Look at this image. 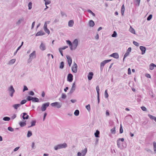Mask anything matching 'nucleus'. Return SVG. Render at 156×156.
<instances>
[{
    "label": "nucleus",
    "mask_w": 156,
    "mask_h": 156,
    "mask_svg": "<svg viewBox=\"0 0 156 156\" xmlns=\"http://www.w3.org/2000/svg\"><path fill=\"white\" fill-rule=\"evenodd\" d=\"M111 61V60L109 59V60H104L101 63V65H100V67H101V70H102L103 69L106 63H107L110 62Z\"/></svg>",
    "instance_id": "nucleus-1"
},
{
    "label": "nucleus",
    "mask_w": 156,
    "mask_h": 156,
    "mask_svg": "<svg viewBox=\"0 0 156 156\" xmlns=\"http://www.w3.org/2000/svg\"><path fill=\"white\" fill-rule=\"evenodd\" d=\"M49 103L47 102L43 104L41 107V110L42 111H45L46 108L49 106Z\"/></svg>",
    "instance_id": "nucleus-2"
},
{
    "label": "nucleus",
    "mask_w": 156,
    "mask_h": 156,
    "mask_svg": "<svg viewBox=\"0 0 156 156\" xmlns=\"http://www.w3.org/2000/svg\"><path fill=\"white\" fill-rule=\"evenodd\" d=\"M9 90L10 93V96L11 97H12L13 96V94L14 93L15 91L12 86H11L9 88Z\"/></svg>",
    "instance_id": "nucleus-3"
},
{
    "label": "nucleus",
    "mask_w": 156,
    "mask_h": 156,
    "mask_svg": "<svg viewBox=\"0 0 156 156\" xmlns=\"http://www.w3.org/2000/svg\"><path fill=\"white\" fill-rule=\"evenodd\" d=\"M51 105L52 107L56 106L58 108H60L61 106L59 103L58 102L52 103Z\"/></svg>",
    "instance_id": "nucleus-4"
},
{
    "label": "nucleus",
    "mask_w": 156,
    "mask_h": 156,
    "mask_svg": "<svg viewBox=\"0 0 156 156\" xmlns=\"http://www.w3.org/2000/svg\"><path fill=\"white\" fill-rule=\"evenodd\" d=\"M77 66L76 64L75 63L72 67V69L73 72L76 73L77 71Z\"/></svg>",
    "instance_id": "nucleus-5"
},
{
    "label": "nucleus",
    "mask_w": 156,
    "mask_h": 156,
    "mask_svg": "<svg viewBox=\"0 0 156 156\" xmlns=\"http://www.w3.org/2000/svg\"><path fill=\"white\" fill-rule=\"evenodd\" d=\"M78 44V41L76 39H75L72 44V47H73L74 48H75L77 46Z\"/></svg>",
    "instance_id": "nucleus-6"
},
{
    "label": "nucleus",
    "mask_w": 156,
    "mask_h": 156,
    "mask_svg": "<svg viewBox=\"0 0 156 156\" xmlns=\"http://www.w3.org/2000/svg\"><path fill=\"white\" fill-rule=\"evenodd\" d=\"M66 57L68 60V62L69 66H70L72 62V59L69 56H67Z\"/></svg>",
    "instance_id": "nucleus-7"
},
{
    "label": "nucleus",
    "mask_w": 156,
    "mask_h": 156,
    "mask_svg": "<svg viewBox=\"0 0 156 156\" xmlns=\"http://www.w3.org/2000/svg\"><path fill=\"white\" fill-rule=\"evenodd\" d=\"M36 52L35 51H34L32 53H31L30 55V58L33 59L36 57Z\"/></svg>",
    "instance_id": "nucleus-8"
},
{
    "label": "nucleus",
    "mask_w": 156,
    "mask_h": 156,
    "mask_svg": "<svg viewBox=\"0 0 156 156\" xmlns=\"http://www.w3.org/2000/svg\"><path fill=\"white\" fill-rule=\"evenodd\" d=\"M73 76L71 74H69L67 76L68 80L69 82H71L73 80Z\"/></svg>",
    "instance_id": "nucleus-9"
},
{
    "label": "nucleus",
    "mask_w": 156,
    "mask_h": 156,
    "mask_svg": "<svg viewBox=\"0 0 156 156\" xmlns=\"http://www.w3.org/2000/svg\"><path fill=\"white\" fill-rule=\"evenodd\" d=\"M140 48L142 51V54L143 55L144 54L146 50L145 47L143 46H140Z\"/></svg>",
    "instance_id": "nucleus-10"
},
{
    "label": "nucleus",
    "mask_w": 156,
    "mask_h": 156,
    "mask_svg": "<svg viewBox=\"0 0 156 156\" xmlns=\"http://www.w3.org/2000/svg\"><path fill=\"white\" fill-rule=\"evenodd\" d=\"M40 48L42 51L46 49L44 44L43 43H41L40 45Z\"/></svg>",
    "instance_id": "nucleus-11"
},
{
    "label": "nucleus",
    "mask_w": 156,
    "mask_h": 156,
    "mask_svg": "<svg viewBox=\"0 0 156 156\" xmlns=\"http://www.w3.org/2000/svg\"><path fill=\"white\" fill-rule=\"evenodd\" d=\"M94 74L93 72H90L88 75V78L89 80H90L92 78Z\"/></svg>",
    "instance_id": "nucleus-12"
},
{
    "label": "nucleus",
    "mask_w": 156,
    "mask_h": 156,
    "mask_svg": "<svg viewBox=\"0 0 156 156\" xmlns=\"http://www.w3.org/2000/svg\"><path fill=\"white\" fill-rule=\"evenodd\" d=\"M110 56L113 57L115 58H119V55L117 53H114L110 55Z\"/></svg>",
    "instance_id": "nucleus-13"
},
{
    "label": "nucleus",
    "mask_w": 156,
    "mask_h": 156,
    "mask_svg": "<svg viewBox=\"0 0 156 156\" xmlns=\"http://www.w3.org/2000/svg\"><path fill=\"white\" fill-rule=\"evenodd\" d=\"M44 34V33L42 31H40L37 32L36 34V36L43 35Z\"/></svg>",
    "instance_id": "nucleus-14"
},
{
    "label": "nucleus",
    "mask_w": 156,
    "mask_h": 156,
    "mask_svg": "<svg viewBox=\"0 0 156 156\" xmlns=\"http://www.w3.org/2000/svg\"><path fill=\"white\" fill-rule=\"evenodd\" d=\"M154 67H156V65L154 64V63H151L150 66V69L152 70L154 69Z\"/></svg>",
    "instance_id": "nucleus-15"
},
{
    "label": "nucleus",
    "mask_w": 156,
    "mask_h": 156,
    "mask_svg": "<svg viewBox=\"0 0 156 156\" xmlns=\"http://www.w3.org/2000/svg\"><path fill=\"white\" fill-rule=\"evenodd\" d=\"M74 24V22L73 20H70L68 22V26L69 27H72Z\"/></svg>",
    "instance_id": "nucleus-16"
},
{
    "label": "nucleus",
    "mask_w": 156,
    "mask_h": 156,
    "mask_svg": "<svg viewBox=\"0 0 156 156\" xmlns=\"http://www.w3.org/2000/svg\"><path fill=\"white\" fill-rule=\"evenodd\" d=\"M29 117V116L27 115V113H23V118L24 119H27Z\"/></svg>",
    "instance_id": "nucleus-17"
},
{
    "label": "nucleus",
    "mask_w": 156,
    "mask_h": 156,
    "mask_svg": "<svg viewBox=\"0 0 156 156\" xmlns=\"http://www.w3.org/2000/svg\"><path fill=\"white\" fill-rule=\"evenodd\" d=\"M129 31L132 33L135 34L136 33L134 29L131 26H130L129 29Z\"/></svg>",
    "instance_id": "nucleus-18"
},
{
    "label": "nucleus",
    "mask_w": 156,
    "mask_h": 156,
    "mask_svg": "<svg viewBox=\"0 0 156 156\" xmlns=\"http://www.w3.org/2000/svg\"><path fill=\"white\" fill-rule=\"evenodd\" d=\"M60 148H65L67 147V145L66 143H64L62 144H59Z\"/></svg>",
    "instance_id": "nucleus-19"
},
{
    "label": "nucleus",
    "mask_w": 156,
    "mask_h": 156,
    "mask_svg": "<svg viewBox=\"0 0 156 156\" xmlns=\"http://www.w3.org/2000/svg\"><path fill=\"white\" fill-rule=\"evenodd\" d=\"M67 43L68 44H69L70 46V49L71 50H73L72 48V44L71 43V42L69 40H67L66 41Z\"/></svg>",
    "instance_id": "nucleus-20"
},
{
    "label": "nucleus",
    "mask_w": 156,
    "mask_h": 156,
    "mask_svg": "<svg viewBox=\"0 0 156 156\" xmlns=\"http://www.w3.org/2000/svg\"><path fill=\"white\" fill-rule=\"evenodd\" d=\"M26 122H20L19 123V125L20 126L22 127L26 125Z\"/></svg>",
    "instance_id": "nucleus-21"
},
{
    "label": "nucleus",
    "mask_w": 156,
    "mask_h": 156,
    "mask_svg": "<svg viewBox=\"0 0 156 156\" xmlns=\"http://www.w3.org/2000/svg\"><path fill=\"white\" fill-rule=\"evenodd\" d=\"M89 25L90 27H93L94 25V23L93 20H91L89 22Z\"/></svg>",
    "instance_id": "nucleus-22"
},
{
    "label": "nucleus",
    "mask_w": 156,
    "mask_h": 156,
    "mask_svg": "<svg viewBox=\"0 0 156 156\" xmlns=\"http://www.w3.org/2000/svg\"><path fill=\"white\" fill-rule=\"evenodd\" d=\"M87 149L86 148L84 150L82 151L81 154L82 155V156H84L85 155L87 152Z\"/></svg>",
    "instance_id": "nucleus-23"
},
{
    "label": "nucleus",
    "mask_w": 156,
    "mask_h": 156,
    "mask_svg": "<svg viewBox=\"0 0 156 156\" xmlns=\"http://www.w3.org/2000/svg\"><path fill=\"white\" fill-rule=\"evenodd\" d=\"M125 10V6L124 5H123L121 7V13L122 15H123Z\"/></svg>",
    "instance_id": "nucleus-24"
},
{
    "label": "nucleus",
    "mask_w": 156,
    "mask_h": 156,
    "mask_svg": "<svg viewBox=\"0 0 156 156\" xmlns=\"http://www.w3.org/2000/svg\"><path fill=\"white\" fill-rule=\"evenodd\" d=\"M154 151L156 153V143L155 142H153Z\"/></svg>",
    "instance_id": "nucleus-25"
},
{
    "label": "nucleus",
    "mask_w": 156,
    "mask_h": 156,
    "mask_svg": "<svg viewBox=\"0 0 156 156\" xmlns=\"http://www.w3.org/2000/svg\"><path fill=\"white\" fill-rule=\"evenodd\" d=\"M39 101L38 99L37 98H33L32 101L34 102H38Z\"/></svg>",
    "instance_id": "nucleus-26"
},
{
    "label": "nucleus",
    "mask_w": 156,
    "mask_h": 156,
    "mask_svg": "<svg viewBox=\"0 0 156 156\" xmlns=\"http://www.w3.org/2000/svg\"><path fill=\"white\" fill-rule=\"evenodd\" d=\"M20 104H16L13 105V107L16 109H17L18 107L20 106Z\"/></svg>",
    "instance_id": "nucleus-27"
},
{
    "label": "nucleus",
    "mask_w": 156,
    "mask_h": 156,
    "mask_svg": "<svg viewBox=\"0 0 156 156\" xmlns=\"http://www.w3.org/2000/svg\"><path fill=\"white\" fill-rule=\"evenodd\" d=\"M64 66V63L63 62H62L60 64L59 68L61 69H62Z\"/></svg>",
    "instance_id": "nucleus-28"
},
{
    "label": "nucleus",
    "mask_w": 156,
    "mask_h": 156,
    "mask_svg": "<svg viewBox=\"0 0 156 156\" xmlns=\"http://www.w3.org/2000/svg\"><path fill=\"white\" fill-rule=\"evenodd\" d=\"M79 111L78 110H76L74 112V114L75 115L77 116L79 115Z\"/></svg>",
    "instance_id": "nucleus-29"
},
{
    "label": "nucleus",
    "mask_w": 156,
    "mask_h": 156,
    "mask_svg": "<svg viewBox=\"0 0 156 156\" xmlns=\"http://www.w3.org/2000/svg\"><path fill=\"white\" fill-rule=\"evenodd\" d=\"M99 134V132L98 130H97L96 133H95V136L96 137H98V135Z\"/></svg>",
    "instance_id": "nucleus-30"
},
{
    "label": "nucleus",
    "mask_w": 156,
    "mask_h": 156,
    "mask_svg": "<svg viewBox=\"0 0 156 156\" xmlns=\"http://www.w3.org/2000/svg\"><path fill=\"white\" fill-rule=\"evenodd\" d=\"M45 2V4L46 5L49 4L50 3L51 1L49 0H44Z\"/></svg>",
    "instance_id": "nucleus-31"
},
{
    "label": "nucleus",
    "mask_w": 156,
    "mask_h": 156,
    "mask_svg": "<svg viewBox=\"0 0 156 156\" xmlns=\"http://www.w3.org/2000/svg\"><path fill=\"white\" fill-rule=\"evenodd\" d=\"M96 89L98 94V96H99V88L98 86L96 87Z\"/></svg>",
    "instance_id": "nucleus-32"
},
{
    "label": "nucleus",
    "mask_w": 156,
    "mask_h": 156,
    "mask_svg": "<svg viewBox=\"0 0 156 156\" xmlns=\"http://www.w3.org/2000/svg\"><path fill=\"white\" fill-rule=\"evenodd\" d=\"M33 98L32 97L30 96H28L27 98V100L28 101H30V100H33Z\"/></svg>",
    "instance_id": "nucleus-33"
},
{
    "label": "nucleus",
    "mask_w": 156,
    "mask_h": 156,
    "mask_svg": "<svg viewBox=\"0 0 156 156\" xmlns=\"http://www.w3.org/2000/svg\"><path fill=\"white\" fill-rule=\"evenodd\" d=\"M16 61V59H12L9 62V64H12L15 63Z\"/></svg>",
    "instance_id": "nucleus-34"
},
{
    "label": "nucleus",
    "mask_w": 156,
    "mask_h": 156,
    "mask_svg": "<svg viewBox=\"0 0 156 156\" xmlns=\"http://www.w3.org/2000/svg\"><path fill=\"white\" fill-rule=\"evenodd\" d=\"M44 31L47 33L48 34H50V32L49 30L47 28H44Z\"/></svg>",
    "instance_id": "nucleus-35"
},
{
    "label": "nucleus",
    "mask_w": 156,
    "mask_h": 156,
    "mask_svg": "<svg viewBox=\"0 0 156 156\" xmlns=\"http://www.w3.org/2000/svg\"><path fill=\"white\" fill-rule=\"evenodd\" d=\"M31 123V126H29L28 127L35 126V125L36 121H32Z\"/></svg>",
    "instance_id": "nucleus-36"
},
{
    "label": "nucleus",
    "mask_w": 156,
    "mask_h": 156,
    "mask_svg": "<svg viewBox=\"0 0 156 156\" xmlns=\"http://www.w3.org/2000/svg\"><path fill=\"white\" fill-rule=\"evenodd\" d=\"M3 120L5 121H9L10 119V118L8 117H5L3 118Z\"/></svg>",
    "instance_id": "nucleus-37"
},
{
    "label": "nucleus",
    "mask_w": 156,
    "mask_h": 156,
    "mask_svg": "<svg viewBox=\"0 0 156 156\" xmlns=\"http://www.w3.org/2000/svg\"><path fill=\"white\" fill-rule=\"evenodd\" d=\"M28 9H30L32 8V3L31 2H30L28 4Z\"/></svg>",
    "instance_id": "nucleus-38"
},
{
    "label": "nucleus",
    "mask_w": 156,
    "mask_h": 156,
    "mask_svg": "<svg viewBox=\"0 0 156 156\" xmlns=\"http://www.w3.org/2000/svg\"><path fill=\"white\" fill-rule=\"evenodd\" d=\"M119 132L120 133H122L123 132V129H122V125L121 124H120Z\"/></svg>",
    "instance_id": "nucleus-39"
},
{
    "label": "nucleus",
    "mask_w": 156,
    "mask_h": 156,
    "mask_svg": "<svg viewBox=\"0 0 156 156\" xmlns=\"http://www.w3.org/2000/svg\"><path fill=\"white\" fill-rule=\"evenodd\" d=\"M105 97L107 98L108 97V91L107 90H105Z\"/></svg>",
    "instance_id": "nucleus-40"
},
{
    "label": "nucleus",
    "mask_w": 156,
    "mask_h": 156,
    "mask_svg": "<svg viewBox=\"0 0 156 156\" xmlns=\"http://www.w3.org/2000/svg\"><path fill=\"white\" fill-rule=\"evenodd\" d=\"M32 135V133L30 131H28L27 134V137H29L30 136Z\"/></svg>",
    "instance_id": "nucleus-41"
},
{
    "label": "nucleus",
    "mask_w": 156,
    "mask_h": 156,
    "mask_svg": "<svg viewBox=\"0 0 156 156\" xmlns=\"http://www.w3.org/2000/svg\"><path fill=\"white\" fill-rule=\"evenodd\" d=\"M86 108L88 111H90V106L89 104L86 105Z\"/></svg>",
    "instance_id": "nucleus-42"
},
{
    "label": "nucleus",
    "mask_w": 156,
    "mask_h": 156,
    "mask_svg": "<svg viewBox=\"0 0 156 156\" xmlns=\"http://www.w3.org/2000/svg\"><path fill=\"white\" fill-rule=\"evenodd\" d=\"M129 53L128 52H126L124 56L123 60L125 59V58H126L127 56H128L129 54Z\"/></svg>",
    "instance_id": "nucleus-43"
},
{
    "label": "nucleus",
    "mask_w": 156,
    "mask_h": 156,
    "mask_svg": "<svg viewBox=\"0 0 156 156\" xmlns=\"http://www.w3.org/2000/svg\"><path fill=\"white\" fill-rule=\"evenodd\" d=\"M133 44L135 45V46H139V44H138V43L136 41H134L133 42Z\"/></svg>",
    "instance_id": "nucleus-44"
},
{
    "label": "nucleus",
    "mask_w": 156,
    "mask_h": 156,
    "mask_svg": "<svg viewBox=\"0 0 156 156\" xmlns=\"http://www.w3.org/2000/svg\"><path fill=\"white\" fill-rule=\"evenodd\" d=\"M116 35L117 33L115 31H114L113 34L112 35V37H115L116 36Z\"/></svg>",
    "instance_id": "nucleus-45"
},
{
    "label": "nucleus",
    "mask_w": 156,
    "mask_h": 156,
    "mask_svg": "<svg viewBox=\"0 0 156 156\" xmlns=\"http://www.w3.org/2000/svg\"><path fill=\"white\" fill-rule=\"evenodd\" d=\"M149 116L150 117V118L154 120V119L155 118V116H154L153 115H149Z\"/></svg>",
    "instance_id": "nucleus-46"
},
{
    "label": "nucleus",
    "mask_w": 156,
    "mask_h": 156,
    "mask_svg": "<svg viewBox=\"0 0 156 156\" xmlns=\"http://www.w3.org/2000/svg\"><path fill=\"white\" fill-rule=\"evenodd\" d=\"M111 132L112 133H115V128H113L111 130Z\"/></svg>",
    "instance_id": "nucleus-47"
},
{
    "label": "nucleus",
    "mask_w": 156,
    "mask_h": 156,
    "mask_svg": "<svg viewBox=\"0 0 156 156\" xmlns=\"http://www.w3.org/2000/svg\"><path fill=\"white\" fill-rule=\"evenodd\" d=\"M61 97L62 98L65 99L66 98V95L65 94H62Z\"/></svg>",
    "instance_id": "nucleus-48"
},
{
    "label": "nucleus",
    "mask_w": 156,
    "mask_h": 156,
    "mask_svg": "<svg viewBox=\"0 0 156 156\" xmlns=\"http://www.w3.org/2000/svg\"><path fill=\"white\" fill-rule=\"evenodd\" d=\"M152 17V15H150L147 17V20H151V19Z\"/></svg>",
    "instance_id": "nucleus-49"
},
{
    "label": "nucleus",
    "mask_w": 156,
    "mask_h": 156,
    "mask_svg": "<svg viewBox=\"0 0 156 156\" xmlns=\"http://www.w3.org/2000/svg\"><path fill=\"white\" fill-rule=\"evenodd\" d=\"M27 101L25 100H23L21 102V104L22 105L23 104L26 103Z\"/></svg>",
    "instance_id": "nucleus-50"
},
{
    "label": "nucleus",
    "mask_w": 156,
    "mask_h": 156,
    "mask_svg": "<svg viewBox=\"0 0 156 156\" xmlns=\"http://www.w3.org/2000/svg\"><path fill=\"white\" fill-rule=\"evenodd\" d=\"M55 149L56 150H57L58 149H60V146H59V144L57 146L55 147Z\"/></svg>",
    "instance_id": "nucleus-51"
},
{
    "label": "nucleus",
    "mask_w": 156,
    "mask_h": 156,
    "mask_svg": "<svg viewBox=\"0 0 156 156\" xmlns=\"http://www.w3.org/2000/svg\"><path fill=\"white\" fill-rule=\"evenodd\" d=\"M8 129L11 131H13V129L11 127H8Z\"/></svg>",
    "instance_id": "nucleus-52"
},
{
    "label": "nucleus",
    "mask_w": 156,
    "mask_h": 156,
    "mask_svg": "<svg viewBox=\"0 0 156 156\" xmlns=\"http://www.w3.org/2000/svg\"><path fill=\"white\" fill-rule=\"evenodd\" d=\"M141 108V109L143 111H146V108L145 107L142 106Z\"/></svg>",
    "instance_id": "nucleus-53"
},
{
    "label": "nucleus",
    "mask_w": 156,
    "mask_h": 156,
    "mask_svg": "<svg viewBox=\"0 0 156 156\" xmlns=\"http://www.w3.org/2000/svg\"><path fill=\"white\" fill-rule=\"evenodd\" d=\"M145 76L148 78H150L151 77L150 74L148 73L146 74H145Z\"/></svg>",
    "instance_id": "nucleus-54"
},
{
    "label": "nucleus",
    "mask_w": 156,
    "mask_h": 156,
    "mask_svg": "<svg viewBox=\"0 0 156 156\" xmlns=\"http://www.w3.org/2000/svg\"><path fill=\"white\" fill-rule=\"evenodd\" d=\"M23 21V19H21L18 20V22L17 23L18 24H19L21 22V21Z\"/></svg>",
    "instance_id": "nucleus-55"
},
{
    "label": "nucleus",
    "mask_w": 156,
    "mask_h": 156,
    "mask_svg": "<svg viewBox=\"0 0 156 156\" xmlns=\"http://www.w3.org/2000/svg\"><path fill=\"white\" fill-rule=\"evenodd\" d=\"M135 1L137 4L138 6H139L140 5V0H135Z\"/></svg>",
    "instance_id": "nucleus-56"
},
{
    "label": "nucleus",
    "mask_w": 156,
    "mask_h": 156,
    "mask_svg": "<svg viewBox=\"0 0 156 156\" xmlns=\"http://www.w3.org/2000/svg\"><path fill=\"white\" fill-rule=\"evenodd\" d=\"M28 90L27 87L25 86L24 87V89H23V91H24L25 90Z\"/></svg>",
    "instance_id": "nucleus-57"
},
{
    "label": "nucleus",
    "mask_w": 156,
    "mask_h": 156,
    "mask_svg": "<svg viewBox=\"0 0 156 156\" xmlns=\"http://www.w3.org/2000/svg\"><path fill=\"white\" fill-rule=\"evenodd\" d=\"M29 94L31 95H34V92L32 91H31L29 92Z\"/></svg>",
    "instance_id": "nucleus-58"
},
{
    "label": "nucleus",
    "mask_w": 156,
    "mask_h": 156,
    "mask_svg": "<svg viewBox=\"0 0 156 156\" xmlns=\"http://www.w3.org/2000/svg\"><path fill=\"white\" fill-rule=\"evenodd\" d=\"M128 74L129 75L131 73L130 69V68H129L128 69Z\"/></svg>",
    "instance_id": "nucleus-59"
},
{
    "label": "nucleus",
    "mask_w": 156,
    "mask_h": 156,
    "mask_svg": "<svg viewBox=\"0 0 156 156\" xmlns=\"http://www.w3.org/2000/svg\"><path fill=\"white\" fill-rule=\"evenodd\" d=\"M59 52H60L61 55L62 56H63V53H62V49L60 48L59 49Z\"/></svg>",
    "instance_id": "nucleus-60"
},
{
    "label": "nucleus",
    "mask_w": 156,
    "mask_h": 156,
    "mask_svg": "<svg viewBox=\"0 0 156 156\" xmlns=\"http://www.w3.org/2000/svg\"><path fill=\"white\" fill-rule=\"evenodd\" d=\"M46 28H47V24L46 22L45 23L44 26V29Z\"/></svg>",
    "instance_id": "nucleus-61"
},
{
    "label": "nucleus",
    "mask_w": 156,
    "mask_h": 156,
    "mask_svg": "<svg viewBox=\"0 0 156 156\" xmlns=\"http://www.w3.org/2000/svg\"><path fill=\"white\" fill-rule=\"evenodd\" d=\"M106 115L107 116H108L109 115V113L108 110H107L106 112Z\"/></svg>",
    "instance_id": "nucleus-62"
},
{
    "label": "nucleus",
    "mask_w": 156,
    "mask_h": 156,
    "mask_svg": "<svg viewBox=\"0 0 156 156\" xmlns=\"http://www.w3.org/2000/svg\"><path fill=\"white\" fill-rule=\"evenodd\" d=\"M20 147H16V148H15L14 150V151H17L18 149H19V148Z\"/></svg>",
    "instance_id": "nucleus-63"
},
{
    "label": "nucleus",
    "mask_w": 156,
    "mask_h": 156,
    "mask_svg": "<svg viewBox=\"0 0 156 156\" xmlns=\"http://www.w3.org/2000/svg\"><path fill=\"white\" fill-rule=\"evenodd\" d=\"M131 51V48H129L127 51V52H128L129 53H130V52Z\"/></svg>",
    "instance_id": "nucleus-64"
}]
</instances>
